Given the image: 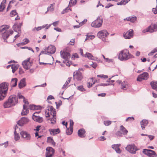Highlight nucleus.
<instances>
[{"label": "nucleus", "mask_w": 157, "mask_h": 157, "mask_svg": "<svg viewBox=\"0 0 157 157\" xmlns=\"http://www.w3.org/2000/svg\"><path fill=\"white\" fill-rule=\"evenodd\" d=\"M27 106L26 105H23V109L25 110V111H24L23 110L21 113L22 115H27L29 113V110L27 109Z\"/></svg>", "instance_id": "33"}, {"label": "nucleus", "mask_w": 157, "mask_h": 157, "mask_svg": "<svg viewBox=\"0 0 157 157\" xmlns=\"http://www.w3.org/2000/svg\"><path fill=\"white\" fill-rule=\"evenodd\" d=\"M3 106L5 108H9L13 106L10 101L9 100V98L4 102Z\"/></svg>", "instance_id": "24"}, {"label": "nucleus", "mask_w": 157, "mask_h": 157, "mask_svg": "<svg viewBox=\"0 0 157 157\" xmlns=\"http://www.w3.org/2000/svg\"><path fill=\"white\" fill-rule=\"evenodd\" d=\"M19 74L20 75H21L24 73V71H23L22 68H21V67H20L19 68Z\"/></svg>", "instance_id": "61"}, {"label": "nucleus", "mask_w": 157, "mask_h": 157, "mask_svg": "<svg viewBox=\"0 0 157 157\" xmlns=\"http://www.w3.org/2000/svg\"><path fill=\"white\" fill-rule=\"evenodd\" d=\"M143 152L149 157H157V154L155 152L151 150L144 149L143 150Z\"/></svg>", "instance_id": "10"}, {"label": "nucleus", "mask_w": 157, "mask_h": 157, "mask_svg": "<svg viewBox=\"0 0 157 157\" xmlns=\"http://www.w3.org/2000/svg\"><path fill=\"white\" fill-rule=\"evenodd\" d=\"M48 110L50 111V114L52 113V115H56V109L52 106H48Z\"/></svg>", "instance_id": "32"}, {"label": "nucleus", "mask_w": 157, "mask_h": 157, "mask_svg": "<svg viewBox=\"0 0 157 157\" xmlns=\"http://www.w3.org/2000/svg\"><path fill=\"white\" fill-rule=\"evenodd\" d=\"M126 4V2H125L124 1L122 0L120 2H118L117 3V5H124Z\"/></svg>", "instance_id": "50"}, {"label": "nucleus", "mask_w": 157, "mask_h": 157, "mask_svg": "<svg viewBox=\"0 0 157 157\" xmlns=\"http://www.w3.org/2000/svg\"><path fill=\"white\" fill-rule=\"evenodd\" d=\"M20 134L21 138L25 141L28 142L31 139V136L30 134L26 131H22L21 132Z\"/></svg>", "instance_id": "6"}, {"label": "nucleus", "mask_w": 157, "mask_h": 157, "mask_svg": "<svg viewBox=\"0 0 157 157\" xmlns=\"http://www.w3.org/2000/svg\"><path fill=\"white\" fill-rule=\"evenodd\" d=\"M99 140L100 141H104L106 140V138L104 136H101L99 138Z\"/></svg>", "instance_id": "64"}, {"label": "nucleus", "mask_w": 157, "mask_h": 157, "mask_svg": "<svg viewBox=\"0 0 157 157\" xmlns=\"http://www.w3.org/2000/svg\"><path fill=\"white\" fill-rule=\"evenodd\" d=\"M136 17L134 16L133 17H129L124 19V20L129 21L132 22H134L136 21Z\"/></svg>", "instance_id": "28"}, {"label": "nucleus", "mask_w": 157, "mask_h": 157, "mask_svg": "<svg viewBox=\"0 0 157 157\" xmlns=\"http://www.w3.org/2000/svg\"><path fill=\"white\" fill-rule=\"evenodd\" d=\"M105 60L107 62L110 63V62H113V59H109V58H106L105 59Z\"/></svg>", "instance_id": "58"}, {"label": "nucleus", "mask_w": 157, "mask_h": 157, "mask_svg": "<svg viewBox=\"0 0 157 157\" xmlns=\"http://www.w3.org/2000/svg\"><path fill=\"white\" fill-rule=\"evenodd\" d=\"M41 29V28L40 26L38 27H35L33 29V31H39Z\"/></svg>", "instance_id": "55"}, {"label": "nucleus", "mask_w": 157, "mask_h": 157, "mask_svg": "<svg viewBox=\"0 0 157 157\" xmlns=\"http://www.w3.org/2000/svg\"><path fill=\"white\" fill-rule=\"evenodd\" d=\"M22 25V23H19L18 24L15 23L13 27V29L15 32H17L18 34L21 32V27Z\"/></svg>", "instance_id": "19"}, {"label": "nucleus", "mask_w": 157, "mask_h": 157, "mask_svg": "<svg viewBox=\"0 0 157 157\" xmlns=\"http://www.w3.org/2000/svg\"><path fill=\"white\" fill-rule=\"evenodd\" d=\"M18 81L17 78H12L10 82V86L12 87H15L17 85V82Z\"/></svg>", "instance_id": "29"}, {"label": "nucleus", "mask_w": 157, "mask_h": 157, "mask_svg": "<svg viewBox=\"0 0 157 157\" xmlns=\"http://www.w3.org/2000/svg\"><path fill=\"white\" fill-rule=\"evenodd\" d=\"M23 41H24V42L25 44H28L29 42V40L27 38H25L23 40Z\"/></svg>", "instance_id": "63"}, {"label": "nucleus", "mask_w": 157, "mask_h": 157, "mask_svg": "<svg viewBox=\"0 0 157 157\" xmlns=\"http://www.w3.org/2000/svg\"><path fill=\"white\" fill-rule=\"evenodd\" d=\"M152 88L157 91V82L152 81L150 83Z\"/></svg>", "instance_id": "30"}, {"label": "nucleus", "mask_w": 157, "mask_h": 157, "mask_svg": "<svg viewBox=\"0 0 157 157\" xmlns=\"http://www.w3.org/2000/svg\"><path fill=\"white\" fill-rule=\"evenodd\" d=\"M109 34L107 31L105 30L99 31L97 33V36L101 39H102L103 41H105V39L104 38L107 37Z\"/></svg>", "instance_id": "7"}, {"label": "nucleus", "mask_w": 157, "mask_h": 157, "mask_svg": "<svg viewBox=\"0 0 157 157\" xmlns=\"http://www.w3.org/2000/svg\"><path fill=\"white\" fill-rule=\"evenodd\" d=\"M120 130L122 132L123 134L124 135L126 134L128 132V131L123 125H121L120 126Z\"/></svg>", "instance_id": "36"}, {"label": "nucleus", "mask_w": 157, "mask_h": 157, "mask_svg": "<svg viewBox=\"0 0 157 157\" xmlns=\"http://www.w3.org/2000/svg\"><path fill=\"white\" fill-rule=\"evenodd\" d=\"M26 78H23L21 79L18 83V87L20 89H21L26 86L25 82Z\"/></svg>", "instance_id": "22"}, {"label": "nucleus", "mask_w": 157, "mask_h": 157, "mask_svg": "<svg viewBox=\"0 0 157 157\" xmlns=\"http://www.w3.org/2000/svg\"><path fill=\"white\" fill-rule=\"evenodd\" d=\"M134 120V118L133 117H128V118H127L126 119V121H133Z\"/></svg>", "instance_id": "52"}, {"label": "nucleus", "mask_w": 157, "mask_h": 157, "mask_svg": "<svg viewBox=\"0 0 157 157\" xmlns=\"http://www.w3.org/2000/svg\"><path fill=\"white\" fill-rule=\"evenodd\" d=\"M73 78L74 80L81 81L83 78L82 73L78 70L76 71L73 73Z\"/></svg>", "instance_id": "8"}, {"label": "nucleus", "mask_w": 157, "mask_h": 157, "mask_svg": "<svg viewBox=\"0 0 157 157\" xmlns=\"http://www.w3.org/2000/svg\"><path fill=\"white\" fill-rule=\"evenodd\" d=\"M76 3V0H70L68 6L71 7L73 5H75Z\"/></svg>", "instance_id": "41"}, {"label": "nucleus", "mask_w": 157, "mask_h": 157, "mask_svg": "<svg viewBox=\"0 0 157 157\" xmlns=\"http://www.w3.org/2000/svg\"><path fill=\"white\" fill-rule=\"evenodd\" d=\"M104 123L105 126H108L111 124V121H104Z\"/></svg>", "instance_id": "48"}, {"label": "nucleus", "mask_w": 157, "mask_h": 157, "mask_svg": "<svg viewBox=\"0 0 157 157\" xmlns=\"http://www.w3.org/2000/svg\"><path fill=\"white\" fill-rule=\"evenodd\" d=\"M77 89L81 92H83L86 90L84 88L82 85H81L79 86H78L77 88Z\"/></svg>", "instance_id": "43"}, {"label": "nucleus", "mask_w": 157, "mask_h": 157, "mask_svg": "<svg viewBox=\"0 0 157 157\" xmlns=\"http://www.w3.org/2000/svg\"><path fill=\"white\" fill-rule=\"evenodd\" d=\"M70 129H67L66 130V132L67 135H71L73 132V129L72 128H70Z\"/></svg>", "instance_id": "44"}, {"label": "nucleus", "mask_w": 157, "mask_h": 157, "mask_svg": "<svg viewBox=\"0 0 157 157\" xmlns=\"http://www.w3.org/2000/svg\"><path fill=\"white\" fill-rule=\"evenodd\" d=\"M101 17V16H98L97 18L91 23V26L94 28H99L101 26L103 22V19Z\"/></svg>", "instance_id": "3"}, {"label": "nucleus", "mask_w": 157, "mask_h": 157, "mask_svg": "<svg viewBox=\"0 0 157 157\" xmlns=\"http://www.w3.org/2000/svg\"><path fill=\"white\" fill-rule=\"evenodd\" d=\"M97 77H100L101 78H108V76L107 75H98Z\"/></svg>", "instance_id": "49"}, {"label": "nucleus", "mask_w": 157, "mask_h": 157, "mask_svg": "<svg viewBox=\"0 0 157 157\" xmlns=\"http://www.w3.org/2000/svg\"><path fill=\"white\" fill-rule=\"evenodd\" d=\"M17 14L16 10H13L11 11L10 13V16L13 17Z\"/></svg>", "instance_id": "46"}, {"label": "nucleus", "mask_w": 157, "mask_h": 157, "mask_svg": "<svg viewBox=\"0 0 157 157\" xmlns=\"http://www.w3.org/2000/svg\"><path fill=\"white\" fill-rule=\"evenodd\" d=\"M121 146L120 144H113L112 146V147L118 154H120L121 152V150L119 148Z\"/></svg>", "instance_id": "21"}, {"label": "nucleus", "mask_w": 157, "mask_h": 157, "mask_svg": "<svg viewBox=\"0 0 157 157\" xmlns=\"http://www.w3.org/2000/svg\"><path fill=\"white\" fill-rule=\"evenodd\" d=\"M30 58H29L22 63V65L24 68L26 70L29 69L32 66V63L30 61Z\"/></svg>", "instance_id": "13"}, {"label": "nucleus", "mask_w": 157, "mask_h": 157, "mask_svg": "<svg viewBox=\"0 0 157 157\" xmlns=\"http://www.w3.org/2000/svg\"><path fill=\"white\" fill-rule=\"evenodd\" d=\"M148 74L147 72H144L139 75L137 78V80L141 82L143 80H147L148 78Z\"/></svg>", "instance_id": "14"}, {"label": "nucleus", "mask_w": 157, "mask_h": 157, "mask_svg": "<svg viewBox=\"0 0 157 157\" xmlns=\"http://www.w3.org/2000/svg\"><path fill=\"white\" fill-rule=\"evenodd\" d=\"M125 149L130 153L132 154L136 153V151L138 150L137 147L134 144H132L127 145Z\"/></svg>", "instance_id": "5"}, {"label": "nucleus", "mask_w": 157, "mask_h": 157, "mask_svg": "<svg viewBox=\"0 0 157 157\" xmlns=\"http://www.w3.org/2000/svg\"><path fill=\"white\" fill-rule=\"evenodd\" d=\"M29 121V119L25 117H22L21 118L20 120H19L17 122V124L19 126H22L24 124H27Z\"/></svg>", "instance_id": "18"}, {"label": "nucleus", "mask_w": 157, "mask_h": 157, "mask_svg": "<svg viewBox=\"0 0 157 157\" xmlns=\"http://www.w3.org/2000/svg\"><path fill=\"white\" fill-rule=\"evenodd\" d=\"M61 57L64 59L63 63H65L70 58V54L69 53L65 51H61L60 52Z\"/></svg>", "instance_id": "11"}, {"label": "nucleus", "mask_w": 157, "mask_h": 157, "mask_svg": "<svg viewBox=\"0 0 157 157\" xmlns=\"http://www.w3.org/2000/svg\"><path fill=\"white\" fill-rule=\"evenodd\" d=\"M14 139L16 141H17L20 139V137L19 134L17 133L16 130H14Z\"/></svg>", "instance_id": "40"}, {"label": "nucleus", "mask_w": 157, "mask_h": 157, "mask_svg": "<svg viewBox=\"0 0 157 157\" xmlns=\"http://www.w3.org/2000/svg\"><path fill=\"white\" fill-rule=\"evenodd\" d=\"M9 26L7 25H3L0 27V33H2V37L5 42H7V39L10 36L12 35L13 32L12 30L6 31V30L9 29Z\"/></svg>", "instance_id": "1"}, {"label": "nucleus", "mask_w": 157, "mask_h": 157, "mask_svg": "<svg viewBox=\"0 0 157 157\" xmlns=\"http://www.w3.org/2000/svg\"><path fill=\"white\" fill-rule=\"evenodd\" d=\"M112 85V84H106V83H100V84H98V85L97 86H109V85Z\"/></svg>", "instance_id": "51"}, {"label": "nucleus", "mask_w": 157, "mask_h": 157, "mask_svg": "<svg viewBox=\"0 0 157 157\" xmlns=\"http://www.w3.org/2000/svg\"><path fill=\"white\" fill-rule=\"evenodd\" d=\"M19 67L18 64H14L11 65V68L12 69V72L14 73V72L17 70Z\"/></svg>", "instance_id": "34"}, {"label": "nucleus", "mask_w": 157, "mask_h": 157, "mask_svg": "<svg viewBox=\"0 0 157 157\" xmlns=\"http://www.w3.org/2000/svg\"><path fill=\"white\" fill-rule=\"evenodd\" d=\"M85 57H87L89 59L95 60V59L93 58L94 56L91 53L88 52L86 53V54L85 55Z\"/></svg>", "instance_id": "37"}, {"label": "nucleus", "mask_w": 157, "mask_h": 157, "mask_svg": "<svg viewBox=\"0 0 157 157\" xmlns=\"http://www.w3.org/2000/svg\"><path fill=\"white\" fill-rule=\"evenodd\" d=\"M9 100L11 102L13 106L18 102V98L15 95L10 96L9 98Z\"/></svg>", "instance_id": "17"}, {"label": "nucleus", "mask_w": 157, "mask_h": 157, "mask_svg": "<svg viewBox=\"0 0 157 157\" xmlns=\"http://www.w3.org/2000/svg\"><path fill=\"white\" fill-rule=\"evenodd\" d=\"M51 25V24H49L48 25V24H46V25H43L42 26L40 27L41 28V29L45 27V29H48L50 27Z\"/></svg>", "instance_id": "47"}, {"label": "nucleus", "mask_w": 157, "mask_h": 157, "mask_svg": "<svg viewBox=\"0 0 157 157\" xmlns=\"http://www.w3.org/2000/svg\"><path fill=\"white\" fill-rule=\"evenodd\" d=\"M150 28V33L156 32L157 31V22L151 25Z\"/></svg>", "instance_id": "27"}, {"label": "nucleus", "mask_w": 157, "mask_h": 157, "mask_svg": "<svg viewBox=\"0 0 157 157\" xmlns=\"http://www.w3.org/2000/svg\"><path fill=\"white\" fill-rule=\"evenodd\" d=\"M151 28V26H149L146 29H144L143 31V33H145L146 32H149L150 33V28Z\"/></svg>", "instance_id": "45"}, {"label": "nucleus", "mask_w": 157, "mask_h": 157, "mask_svg": "<svg viewBox=\"0 0 157 157\" xmlns=\"http://www.w3.org/2000/svg\"><path fill=\"white\" fill-rule=\"evenodd\" d=\"M46 117L49 123L52 124H56V115H52V113L49 114V113H48L46 114Z\"/></svg>", "instance_id": "4"}, {"label": "nucleus", "mask_w": 157, "mask_h": 157, "mask_svg": "<svg viewBox=\"0 0 157 157\" xmlns=\"http://www.w3.org/2000/svg\"><path fill=\"white\" fill-rule=\"evenodd\" d=\"M54 150L52 147H48L46 149V157H52L54 153Z\"/></svg>", "instance_id": "15"}, {"label": "nucleus", "mask_w": 157, "mask_h": 157, "mask_svg": "<svg viewBox=\"0 0 157 157\" xmlns=\"http://www.w3.org/2000/svg\"><path fill=\"white\" fill-rule=\"evenodd\" d=\"M46 49L47 50V53H44V51H42L41 53L44 54H54L56 51V48L55 46L52 45H50Z\"/></svg>", "instance_id": "12"}, {"label": "nucleus", "mask_w": 157, "mask_h": 157, "mask_svg": "<svg viewBox=\"0 0 157 157\" xmlns=\"http://www.w3.org/2000/svg\"><path fill=\"white\" fill-rule=\"evenodd\" d=\"M127 86V83L126 82L124 81L122 82L121 85V88L124 90L126 89Z\"/></svg>", "instance_id": "39"}, {"label": "nucleus", "mask_w": 157, "mask_h": 157, "mask_svg": "<svg viewBox=\"0 0 157 157\" xmlns=\"http://www.w3.org/2000/svg\"><path fill=\"white\" fill-rule=\"evenodd\" d=\"M49 131L51 135H54L59 133L60 130L59 128L49 129Z\"/></svg>", "instance_id": "25"}, {"label": "nucleus", "mask_w": 157, "mask_h": 157, "mask_svg": "<svg viewBox=\"0 0 157 157\" xmlns=\"http://www.w3.org/2000/svg\"><path fill=\"white\" fill-rule=\"evenodd\" d=\"M122 133H121V131H118L116 132V135L118 136H122Z\"/></svg>", "instance_id": "60"}, {"label": "nucleus", "mask_w": 157, "mask_h": 157, "mask_svg": "<svg viewBox=\"0 0 157 157\" xmlns=\"http://www.w3.org/2000/svg\"><path fill=\"white\" fill-rule=\"evenodd\" d=\"M8 83L4 82L0 84V92L7 94L8 90Z\"/></svg>", "instance_id": "9"}, {"label": "nucleus", "mask_w": 157, "mask_h": 157, "mask_svg": "<svg viewBox=\"0 0 157 157\" xmlns=\"http://www.w3.org/2000/svg\"><path fill=\"white\" fill-rule=\"evenodd\" d=\"M6 93L0 92V101L3 100L6 97Z\"/></svg>", "instance_id": "42"}, {"label": "nucleus", "mask_w": 157, "mask_h": 157, "mask_svg": "<svg viewBox=\"0 0 157 157\" xmlns=\"http://www.w3.org/2000/svg\"><path fill=\"white\" fill-rule=\"evenodd\" d=\"M17 98H18L19 99H23V100L24 99H25L24 97L20 93H19L17 95Z\"/></svg>", "instance_id": "57"}, {"label": "nucleus", "mask_w": 157, "mask_h": 157, "mask_svg": "<svg viewBox=\"0 0 157 157\" xmlns=\"http://www.w3.org/2000/svg\"><path fill=\"white\" fill-rule=\"evenodd\" d=\"M141 127L143 130L144 129L145 127L146 126L148 123V122L146 120H143L140 122Z\"/></svg>", "instance_id": "26"}, {"label": "nucleus", "mask_w": 157, "mask_h": 157, "mask_svg": "<svg viewBox=\"0 0 157 157\" xmlns=\"http://www.w3.org/2000/svg\"><path fill=\"white\" fill-rule=\"evenodd\" d=\"M37 113H35L33 114L32 116L33 119L36 122L40 123L42 122L43 121V118L39 116L36 115V114Z\"/></svg>", "instance_id": "20"}, {"label": "nucleus", "mask_w": 157, "mask_h": 157, "mask_svg": "<svg viewBox=\"0 0 157 157\" xmlns=\"http://www.w3.org/2000/svg\"><path fill=\"white\" fill-rule=\"evenodd\" d=\"M86 131L83 128L80 129L79 130L78 132V136L81 138H83L85 137V133Z\"/></svg>", "instance_id": "23"}, {"label": "nucleus", "mask_w": 157, "mask_h": 157, "mask_svg": "<svg viewBox=\"0 0 157 157\" xmlns=\"http://www.w3.org/2000/svg\"><path fill=\"white\" fill-rule=\"evenodd\" d=\"M124 37L125 39H129L133 37V31L132 29H129L126 33L123 34Z\"/></svg>", "instance_id": "16"}, {"label": "nucleus", "mask_w": 157, "mask_h": 157, "mask_svg": "<svg viewBox=\"0 0 157 157\" xmlns=\"http://www.w3.org/2000/svg\"><path fill=\"white\" fill-rule=\"evenodd\" d=\"M55 4V3H53V4H50L49 6L48 7L47 11L45 12V13H46L48 11H53L54 10L53 6Z\"/></svg>", "instance_id": "38"}, {"label": "nucleus", "mask_w": 157, "mask_h": 157, "mask_svg": "<svg viewBox=\"0 0 157 157\" xmlns=\"http://www.w3.org/2000/svg\"><path fill=\"white\" fill-rule=\"evenodd\" d=\"M97 63H95L92 62V64H90V66L94 68H95L97 67Z\"/></svg>", "instance_id": "53"}, {"label": "nucleus", "mask_w": 157, "mask_h": 157, "mask_svg": "<svg viewBox=\"0 0 157 157\" xmlns=\"http://www.w3.org/2000/svg\"><path fill=\"white\" fill-rule=\"evenodd\" d=\"M6 0H3L0 5V12L2 11L5 8Z\"/></svg>", "instance_id": "31"}, {"label": "nucleus", "mask_w": 157, "mask_h": 157, "mask_svg": "<svg viewBox=\"0 0 157 157\" xmlns=\"http://www.w3.org/2000/svg\"><path fill=\"white\" fill-rule=\"evenodd\" d=\"M70 10V11H71V9L69 8V7H67V8H66V9H64L63 10L62 12H61V13L62 14H64V13H66L65 11H66V10Z\"/></svg>", "instance_id": "59"}, {"label": "nucleus", "mask_w": 157, "mask_h": 157, "mask_svg": "<svg viewBox=\"0 0 157 157\" xmlns=\"http://www.w3.org/2000/svg\"><path fill=\"white\" fill-rule=\"evenodd\" d=\"M48 142L50 144H52L53 146H55L56 145V143L54 142L52 138L50 137H48L47 139Z\"/></svg>", "instance_id": "35"}, {"label": "nucleus", "mask_w": 157, "mask_h": 157, "mask_svg": "<svg viewBox=\"0 0 157 157\" xmlns=\"http://www.w3.org/2000/svg\"><path fill=\"white\" fill-rule=\"evenodd\" d=\"M35 105H30L29 106L30 109L32 110H35Z\"/></svg>", "instance_id": "62"}, {"label": "nucleus", "mask_w": 157, "mask_h": 157, "mask_svg": "<svg viewBox=\"0 0 157 157\" xmlns=\"http://www.w3.org/2000/svg\"><path fill=\"white\" fill-rule=\"evenodd\" d=\"M74 124V122L73 121L70 120V128H72L73 129V126Z\"/></svg>", "instance_id": "56"}, {"label": "nucleus", "mask_w": 157, "mask_h": 157, "mask_svg": "<svg viewBox=\"0 0 157 157\" xmlns=\"http://www.w3.org/2000/svg\"><path fill=\"white\" fill-rule=\"evenodd\" d=\"M78 56L77 53H75L72 56L71 58L72 59H75V58H78Z\"/></svg>", "instance_id": "54"}, {"label": "nucleus", "mask_w": 157, "mask_h": 157, "mask_svg": "<svg viewBox=\"0 0 157 157\" xmlns=\"http://www.w3.org/2000/svg\"><path fill=\"white\" fill-rule=\"evenodd\" d=\"M133 56L131 55L127 49L122 51L119 53L118 58L121 61H126L133 57Z\"/></svg>", "instance_id": "2"}]
</instances>
